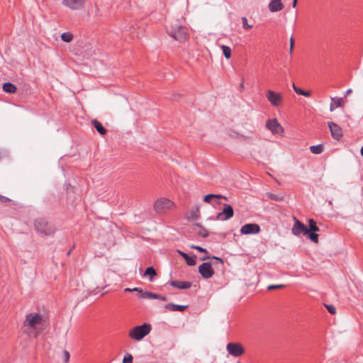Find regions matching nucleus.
I'll return each mask as SVG.
<instances>
[{
  "label": "nucleus",
  "mask_w": 363,
  "mask_h": 363,
  "mask_svg": "<svg viewBox=\"0 0 363 363\" xmlns=\"http://www.w3.org/2000/svg\"><path fill=\"white\" fill-rule=\"evenodd\" d=\"M167 32L169 36L179 42H184L188 38V29L181 26L177 21L174 24L167 27Z\"/></svg>",
  "instance_id": "1"
},
{
  "label": "nucleus",
  "mask_w": 363,
  "mask_h": 363,
  "mask_svg": "<svg viewBox=\"0 0 363 363\" xmlns=\"http://www.w3.org/2000/svg\"><path fill=\"white\" fill-rule=\"evenodd\" d=\"M151 329V325L150 323H145L141 325L134 327L129 332L128 335L130 338L140 341L150 333Z\"/></svg>",
  "instance_id": "2"
},
{
  "label": "nucleus",
  "mask_w": 363,
  "mask_h": 363,
  "mask_svg": "<svg viewBox=\"0 0 363 363\" xmlns=\"http://www.w3.org/2000/svg\"><path fill=\"white\" fill-rule=\"evenodd\" d=\"M35 230L44 235H52L55 232L54 226L45 218H38L34 223Z\"/></svg>",
  "instance_id": "3"
},
{
  "label": "nucleus",
  "mask_w": 363,
  "mask_h": 363,
  "mask_svg": "<svg viewBox=\"0 0 363 363\" xmlns=\"http://www.w3.org/2000/svg\"><path fill=\"white\" fill-rule=\"evenodd\" d=\"M43 322V316L38 313H30L26 315L23 325L31 328H36Z\"/></svg>",
  "instance_id": "4"
},
{
  "label": "nucleus",
  "mask_w": 363,
  "mask_h": 363,
  "mask_svg": "<svg viewBox=\"0 0 363 363\" xmlns=\"http://www.w3.org/2000/svg\"><path fill=\"white\" fill-rule=\"evenodd\" d=\"M173 202L168 199H157L154 204L155 211L158 213H164L173 206Z\"/></svg>",
  "instance_id": "5"
},
{
  "label": "nucleus",
  "mask_w": 363,
  "mask_h": 363,
  "mask_svg": "<svg viewBox=\"0 0 363 363\" xmlns=\"http://www.w3.org/2000/svg\"><path fill=\"white\" fill-rule=\"evenodd\" d=\"M226 350L228 354L233 357H240L244 354L245 349L240 343L229 342L226 345Z\"/></svg>",
  "instance_id": "6"
},
{
  "label": "nucleus",
  "mask_w": 363,
  "mask_h": 363,
  "mask_svg": "<svg viewBox=\"0 0 363 363\" xmlns=\"http://www.w3.org/2000/svg\"><path fill=\"white\" fill-rule=\"evenodd\" d=\"M86 3V0H62V4L72 11L82 10Z\"/></svg>",
  "instance_id": "7"
},
{
  "label": "nucleus",
  "mask_w": 363,
  "mask_h": 363,
  "mask_svg": "<svg viewBox=\"0 0 363 363\" xmlns=\"http://www.w3.org/2000/svg\"><path fill=\"white\" fill-rule=\"evenodd\" d=\"M233 215L234 211L233 207L230 204L224 203L223 211L216 215V219L223 221L227 220L233 217Z\"/></svg>",
  "instance_id": "8"
},
{
  "label": "nucleus",
  "mask_w": 363,
  "mask_h": 363,
  "mask_svg": "<svg viewBox=\"0 0 363 363\" xmlns=\"http://www.w3.org/2000/svg\"><path fill=\"white\" fill-rule=\"evenodd\" d=\"M320 229L316 225V222L313 219H310L308 220V228L307 233L308 238L315 243L318 242V235L315 233V232L319 231Z\"/></svg>",
  "instance_id": "9"
},
{
  "label": "nucleus",
  "mask_w": 363,
  "mask_h": 363,
  "mask_svg": "<svg viewBox=\"0 0 363 363\" xmlns=\"http://www.w3.org/2000/svg\"><path fill=\"white\" fill-rule=\"evenodd\" d=\"M266 97L273 106H279L283 100L281 93L275 92L272 90L267 91Z\"/></svg>",
  "instance_id": "10"
},
{
  "label": "nucleus",
  "mask_w": 363,
  "mask_h": 363,
  "mask_svg": "<svg viewBox=\"0 0 363 363\" xmlns=\"http://www.w3.org/2000/svg\"><path fill=\"white\" fill-rule=\"evenodd\" d=\"M199 272L204 279H209L214 274V271L210 262H203L199 266Z\"/></svg>",
  "instance_id": "11"
},
{
  "label": "nucleus",
  "mask_w": 363,
  "mask_h": 363,
  "mask_svg": "<svg viewBox=\"0 0 363 363\" xmlns=\"http://www.w3.org/2000/svg\"><path fill=\"white\" fill-rule=\"evenodd\" d=\"M292 233L296 236H299L301 234L307 235L308 233V227L295 218V222L291 229Z\"/></svg>",
  "instance_id": "12"
},
{
  "label": "nucleus",
  "mask_w": 363,
  "mask_h": 363,
  "mask_svg": "<svg viewBox=\"0 0 363 363\" xmlns=\"http://www.w3.org/2000/svg\"><path fill=\"white\" fill-rule=\"evenodd\" d=\"M261 229L257 223H247L241 227L240 233L242 235L257 234Z\"/></svg>",
  "instance_id": "13"
},
{
  "label": "nucleus",
  "mask_w": 363,
  "mask_h": 363,
  "mask_svg": "<svg viewBox=\"0 0 363 363\" xmlns=\"http://www.w3.org/2000/svg\"><path fill=\"white\" fill-rule=\"evenodd\" d=\"M266 126L273 134H278L284 132L283 128L277 118L269 119L266 123Z\"/></svg>",
  "instance_id": "14"
},
{
  "label": "nucleus",
  "mask_w": 363,
  "mask_h": 363,
  "mask_svg": "<svg viewBox=\"0 0 363 363\" xmlns=\"http://www.w3.org/2000/svg\"><path fill=\"white\" fill-rule=\"evenodd\" d=\"M328 128L330 129L331 136L339 140L342 137V131L341 128L334 122H328Z\"/></svg>",
  "instance_id": "15"
},
{
  "label": "nucleus",
  "mask_w": 363,
  "mask_h": 363,
  "mask_svg": "<svg viewBox=\"0 0 363 363\" xmlns=\"http://www.w3.org/2000/svg\"><path fill=\"white\" fill-rule=\"evenodd\" d=\"M223 199L224 200H228V197H226L225 196H223V195H220V194H207V195H206L204 196L203 201L206 202V203H211L212 199H216L213 204L218 205V204L220 203V202L219 201H218V199Z\"/></svg>",
  "instance_id": "16"
},
{
  "label": "nucleus",
  "mask_w": 363,
  "mask_h": 363,
  "mask_svg": "<svg viewBox=\"0 0 363 363\" xmlns=\"http://www.w3.org/2000/svg\"><path fill=\"white\" fill-rule=\"evenodd\" d=\"M268 8L271 12H277L284 9V4L281 0H270Z\"/></svg>",
  "instance_id": "17"
},
{
  "label": "nucleus",
  "mask_w": 363,
  "mask_h": 363,
  "mask_svg": "<svg viewBox=\"0 0 363 363\" xmlns=\"http://www.w3.org/2000/svg\"><path fill=\"white\" fill-rule=\"evenodd\" d=\"M170 285L173 287L179 289H189L192 283L191 281H177L173 280L170 282Z\"/></svg>",
  "instance_id": "18"
},
{
  "label": "nucleus",
  "mask_w": 363,
  "mask_h": 363,
  "mask_svg": "<svg viewBox=\"0 0 363 363\" xmlns=\"http://www.w3.org/2000/svg\"><path fill=\"white\" fill-rule=\"evenodd\" d=\"M141 297L147 299H160L163 301H167V296L149 291H145V293H142Z\"/></svg>",
  "instance_id": "19"
},
{
  "label": "nucleus",
  "mask_w": 363,
  "mask_h": 363,
  "mask_svg": "<svg viewBox=\"0 0 363 363\" xmlns=\"http://www.w3.org/2000/svg\"><path fill=\"white\" fill-rule=\"evenodd\" d=\"M164 308L171 311L183 312L188 308V306L187 305H186V306L177 305V304H174L173 303H169L166 304L164 306Z\"/></svg>",
  "instance_id": "20"
},
{
  "label": "nucleus",
  "mask_w": 363,
  "mask_h": 363,
  "mask_svg": "<svg viewBox=\"0 0 363 363\" xmlns=\"http://www.w3.org/2000/svg\"><path fill=\"white\" fill-rule=\"evenodd\" d=\"M178 253L186 260L187 265L194 266L196 264V256H189L186 252L178 250Z\"/></svg>",
  "instance_id": "21"
},
{
  "label": "nucleus",
  "mask_w": 363,
  "mask_h": 363,
  "mask_svg": "<svg viewBox=\"0 0 363 363\" xmlns=\"http://www.w3.org/2000/svg\"><path fill=\"white\" fill-rule=\"evenodd\" d=\"M343 105V100L342 98H331V103L330 105V111H333L336 108L340 107Z\"/></svg>",
  "instance_id": "22"
},
{
  "label": "nucleus",
  "mask_w": 363,
  "mask_h": 363,
  "mask_svg": "<svg viewBox=\"0 0 363 363\" xmlns=\"http://www.w3.org/2000/svg\"><path fill=\"white\" fill-rule=\"evenodd\" d=\"M91 123L100 135H104L106 133V129L102 125V124L100 122H99L96 120H93L91 121Z\"/></svg>",
  "instance_id": "23"
},
{
  "label": "nucleus",
  "mask_w": 363,
  "mask_h": 363,
  "mask_svg": "<svg viewBox=\"0 0 363 363\" xmlns=\"http://www.w3.org/2000/svg\"><path fill=\"white\" fill-rule=\"evenodd\" d=\"M3 90L9 94H13L16 91V86L11 82H5L3 84Z\"/></svg>",
  "instance_id": "24"
},
{
  "label": "nucleus",
  "mask_w": 363,
  "mask_h": 363,
  "mask_svg": "<svg viewBox=\"0 0 363 363\" xmlns=\"http://www.w3.org/2000/svg\"><path fill=\"white\" fill-rule=\"evenodd\" d=\"M157 275L156 270L153 267H148L146 268L143 277H149V280L150 281H153V278Z\"/></svg>",
  "instance_id": "25"
},
{
  "label": "nucleus",
  "mask_w": 363,
  "mask_h": 363,
  "mask_svg": "<svg viewBox=\"0 0 363 363\" xmlns=\"http://www.w3.org/2000/svg\"><path fill=\"white\" fill-rule=\"evenodd\" d=\"M293 89L297 94L302 95V96H304L306 97H309L311 95V91H305V90L296 86L294 84H293Z\"/></svg>",
  "instance_id": "26"
},
{
  "label": "nucleus",
  "mask_w": 363,
  "mask_h": 363,
  "mask_svg": "<svg viewBox=\"0 0 363 363\" xmlns=\"http://www.w3.org/2000/svg\"><path fill=\"white\" fill-rule=\"evenodd\" d=\"M324 149L323 145L318 144L316 145H312L310 147V150L312 153L318 155L323 152Z\"/></svg>",
  "instance_id": "27"
},
{
  "label": "nucleus",
  "mask_w": 363,
  "mask_h": 363,
  "mask_svg": "<svg viewBox=\"0 0 363 363\" xmlns=\"http://www.w3.org/2000/svg\"><path fill=\"white\" fill-rule=\"evenodd\" d=\"M267 196L269 199H270L271 200L276 201H283L284 199V196L283 194H280L268 193L267 194Z\"/></svg>",
  "instance_id": "28"
},
{
  "label": "nucleus",
  "mask_w": 363,
  "mask_h": 363,
  "mask_svg": "<svg viewBox=\"0 0 363 363\" xmlns=\"http://www.w3.org/2000/svg\"><path fill=\"white\" fill-rule=\"evenodd\" d=\"M195 226L200 228V230L197 232V235L199 236L202 238H206L208 236V233L207 230L205 228H203L201 225L196 223L195 224Z\"/></svg>",
  "instance_id": "29"
},
{
  "label": "nucleus",
  "mask_w": 363,
  "mask_h": 363,
  "mask_svg": "<svg viewBox=\"0 0 363 363\" xmlns=\"http://www.w3.org/2000/svg\"><path fill=\"white\" fill-rule=\"evenodd\" d=\"M61 39L65 43H69L73 39V35L69 32L63 33L61 35Z\"/></svg>",
  "instance_id": "30"
},
{
  "label": "nucleus",
  "mask_w": 363,
  "mask_h": 363,
  "mask_svg": "<svg viewBox=\"0 0 363 363\" xmlns=\"http://www.w3.org/2000/svg\"><path fill=\"white\" fill-rule=\"evenodd\" d=\"M221 49L223 51V54L226 59H229L231 57V49L230 47L227 45H222Z\"/></svg>",
  "instance_id": "31"
},
{
  "label": "nucleus",
  "mask_w": 363,
  "mask_h": 363,
  "mask_svg": "<svg viewBox=\"0 0 363 363\" xmlns=\"http://www.w3.org/2000/svg\"><path fill=\"white\" fill-rule=\"evenodd\" d=\"M65 189L68 197H70L72 194H74V187L70 184H65Z\"/></svg>",
  "instance_id": "32"
},
{
  "label": "nucleus",
  "mask_w": 363,
  "mask_h": 363,
  "mask_svg": "<svg viewBox=\"0 0 363 363\" xmlns=\"http://www.w3.org/2000/svg\"><path fill=\"white\" fill-rule=\"evenodd\" d=\"M133 359V356L128 353L123 357V363H132Z\"/></svg>",
  "instance_id": "33"
},
{
  "label": "nucleus",
  "mask_w": 363,
  "mask_h": 363,
  "mask_svg": "<svg viewBox=\"0 0 363 363\" xmlns=\"http://www.w3.org/2000/svg\"><path fill=\"white\" fill-rule=\"evenodd\" d=\"M242 27L245 30H249L250 28H251L252 27L251 25H249L247 23V19L246 17L242 18Z\"/></svg>",
  "instance_id": "34"
},
{
  "label": "nucleus",
  "mask_w": 363,
  "mask_h": 363,
  "mask_svg": "<svg viewBox=\"0 0 363 363\" xmlns=\"http://www.w3.org/2000/svg\"><path fill=\"white\" fill-rule=\"evenodd\" d=\"M325 307L330 314L334 315L336 313V308L333 305H325Z\"/></svg>",
  "instance_id": "35"
},
{
  "label": "nucleus",
  "mask_w": 363,
  "mask_h": 363,
  "mask_svg": "<svg viewBox=\"0 0 363 363\" xmlns=\"http://www.w3.org/2000/svg\"><path fill=\"white\" fill-rule=\"evenodd\" d=\"M294 38L291 36L290 38V48H289V53L290 55H291L292 53H293V50H294Z\"/></svg>",
  "instance_id": "36"
},
{
  "label": "nucleus",
  "mask_w": 363,
  "mask_h": 363,
  "mask_svg": "<svg viewBox=\"0 0 363 363\" xmlns=\"http://www.w3.org/2000/svg\"><path fill=\"white\" fill-rule=\"evenodd\" d=\"M191 247L193 248V249H196V250H197L198 251H199L201 252H206V253L208 252L206 249H204V248H203V247H201L200 246L192 245Z\"/></svg>",
  "instance_id": "37"
},
{
  "label": "nucleus",
  "mask_w": 363,
  "mask_h": 363,
  "mask_svg": "<svg viewBox=\"0 0 363 363\" xmlns=\"http://www.w3.org/2000/svg\"><path fill=\"white\" fill-rule=\"evenodd\" d=\"M284 287V285L282 284H279V285H269L267 289L268 290H272V289H281V288H283Z\"/></svg>",
  "instance_id": "38"
},
{
  "label": "nucleus",
  "mask_w": 363,
  "mask_h": 363,
  "mask_svg": "<svg viewBox=\"0 0 363 363\" xmlns=\"http://www.w3.org/2000/svg\"><path fill=\"white\" fill-rule=\"evenodd\" d=\"M63 356H64V361L65 362H67L69 359V353L67 351L65 350L63 352Z\"/></svg>",
  "instance_id": "39"
},
{
  "label": "nucleus",
  "mask_w": 363,
  "mask_h": 363,
  "mask_svg": "<svg viewBox=\"0 0 363 363\" xmlns=\"http://www.w3.org/2000/svg\"><path fill=\"white\" fill-rule=\"evenodd\" d=\"M133 291L139 292L140 293V296L142 295V293H144L141 288L139 287H135L132 289Z\"/></svg>",
  "instance_id": "40"
},
{
  "label": "nucleus",
  "mask_w": 363,
  "mask_h": 363,
  "mask_svg": "<svg viewBox=\"0 0 363 363\" xmlns=\"http://www.w3.org/2000/svg\"><path fill=\"white\" fill-rule=\"evenodd\" d=\"M7 201H9V199L8 198L0 195V201L1 202L4 203V202H6Z\"/></svg>",
  "instance_id": "41"
},
{
  "label": "nucleus",
  "mask_w": 363,
  "mask_h": 363,
  "mask_svg": "<svg viewBox=\"0 0 363 363\" xmlns=\"http://www.w3.org/2000/svg\"><path fill=\"white\" fill-rule=\"evenodd\" d=\"M352 92V90L351 89H349L346 91L345 94V96H347V95H349L350 94H351Z\"/></svg>",
  "instance_id": "42"
},
{
  "label": "nucleus",
  "mask_w": 363,
  "mask_h": 363,
  "mask_svg": "<svg viewBox=\"0 0 363 363\" xmlns=\"http://www.w3.org/2000/svg\"><path fill=\"white\" fill-rule=\"evenodd\" d=\"M213 259H216V260H218V261L220 262L221 263H223V259H222L221 258H220V257H213Z\"/></svg>",
  "instance_id": "43"
},
{
  "label": "nucleus",
  "mask_w": 363,
  "mask_h": 363,
  "mask_svg": "<svg viewBox=\"0 0 363 363\" xmlns=\"http://www.w3.org/2000/svg\"><path fill=\"white\" fill-rule=\"evenodd\" d=\"M297 1H298V0H294V1H293L292 6H293V7H294V8H295V7L296 6Z\"/></svg>",
  "instance_id": "44"
},
{
  "label": "nucleus",
  "mask_w": 363,
  "mask_h": 363,
  "mask_svg": "<svg viewBox=\"0 0 363 363\" xmlns=\"http://www.w3.org/2000/svg\"><path fill=\"white\" fill-rule=\"evenodd\" d=\"M125 291H133L132 289L126 288L125 289Z\"/></svg>",
  "instance_id": "45"
},
{
  "label": "nucleus",
  "mask_w": 363,
  "mask_h": 363,
  "mask_svg": "<svg viewBox=\"0 0 363 363\" xmlns=\"http://www.w3.org/2000/svg\"><path fill=\"white\" fill-rule=\"evenodd\" d=\"M360 153H361V155L363 157V146L362 147V148L360 150Z\"/></svg>",
  "instance_id": "46"
},
{
  "label": "nucleus",
  "mask_w": 363,
  "mask_h": 363,
  "mask_svg": "<svg viewBox=\"0 0 363 363\" xmlns=\"http://www.w3.org/2000/svg\"><path fill=\"white\" fill-rule=\"evenodd\" d=\"M71 251H72V250H69L67 252V255H69V254L71 253Z\"/></svg>",
  "instance_id": "47"
}]
</instances>
